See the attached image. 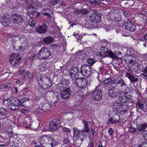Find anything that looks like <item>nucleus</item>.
<instances>
[{
  "mask_svg": "<svg viewBox=\"0 0 147 147\" xmlns=\"http://www.w3.org/2000/svg\"><path fill=\"white\" fill-rule=\"evenodd\" d=\"M135 52L132 50H128L125 55V61L127 63L130 64H147V60L143 59L141 57H137L135 53Z\"/></svg>",
  "mask_w": 147,
  "mask_h": 147,
  "instance_id": "f257e3e1",
  "label": "nucleus"
},
{
  "mask_svg": "<svg viewBox=\"0 0 147 147\" xmlns=\"http://www.w3.org/2000/svg\"><path fill=\"white\" fill-rule=\"evenodd\" d=\"M47 73L45 74H40L37 77L36 79L38 84L41 88L44 90H47L52 86V81L48 77Z\"/></svg>",
  "mask_w": 147,
  "mask_h": 147,
  "instance_id": "f03ea898",
  "label": "nucleus"
},
{
  "mask_svg": "<svg viewBox=\"0 0 147 147\" xmlns=\"http://www.w3.org/2000/svg\"><path fill=\"white\" fill-rule=\"evenodd\" d=\"M75 83L77 86L80 89H84L90 85L86 78L83 77L77 78L75 80Z\"/></svg>",
  "mask_w": 147,
  "mask_h": 147,
  "instance_id": "7ed1b4c3",
  "label": "nucleus"
},
{
  "mask_svg": "<svg viewBox=\"0 0 147 147\" xmlns=\"http://www.w3.org/2000/svg\"><path fill=\"white\" fill-rule=\"evenodd\" d=\"M60 121L57 119H53L49 124V128L52 132H54L61 127Z\"/></svg>",
  "mask_w": 147,
  "mask_h": 147,
  "instance_id": "20e7f679",
  "label": "nucleus"
},
{
  "mask_svg": "<svg viewBox=\"0 0 147 147\" xmlns=\"http://www.w3.org/2000/svg\"><path fill=\"white\" fill-rule=\"evenodd\" d=\"M38 58L39 59H48L51 55L49 50L46 48L42 47L40 49L38 54Z\"/></svg>",
  "mask_w": 147,
  "mask_h": 147,
  "instance_id": "39448f33",
  "label": "nucleus"
},
{
  "mask_svg": "<svg viewBox=\"0 0 147 147\" xmlns=\"http://www.w3.org/2000/svg\"><path fill=\"white\" fill-rule=\"evenodd\" d=\"M118 86L117 84L110 88L108 89V93L110 97L112 98L117 97L119 95V90H118Z\"/></svg>",
  "mask_w": 147,
  "mask_h": 147,
  "instance_id": "423d86ee",
  "label": "nucleus"
},
{
  "mask_svg": "<svg viewBox=\"0 0 147 147\" xmlns=\"http://www.w3.org/2000/svg\"><path fill=\"white\" fill-rule=\"evenodd\" d=\"M65 88L59 89L61 96L63 99H68L71 95V90L69 87Z\"/></svg>",
  "mask_w": 147,
  "mask_h": 147,
  "instance_id": "0eeeda50",
  "label": "nucleus"
},
{
  "mask_svg": "<svg viewBox=\"0 0 147 147\" xmlns=\"http://www.w3.org/2000/svg\"><path fill=\"white\" fill-rule=\"evenodd\" d=\"M101 15L97 11L94 12L90 13V19L92 22L97 23L101 21Z\"/></svg>",
  "mask_w": 147,
  "mask_h": 147,
  "instance_id": "6e6552de",
  "label": "nucleus"
},
{
  "mask_svg": "<svg viewBox=\"0 0 147 147\" xmlns=\"http://www.w3.org/2000/svg\"><path fill=\"white\" fill-rule=\"evenodd\" d=\"M12 22L14 24H21L24 22L23 17L20 15L16 13L13 14L11 16Z\"/></svg>",
  "mask_w": 147,
  "mask_h": 147,
  "instance_id": "1a4fd4ad",
  "label": "nucleus"
},
{
  "mask_svg": "<svg viewBox=\"0 0 147 147\" xmlns=\"http://www.w3.org/2000/svg\"><path fill=\"white\" fill-rule=\"evenodd\" d=\"M92 96L94 100H100L102 98V93L101 90L97 87L91 93Z\"/></svg>",
  "mask_w": 147,
  "mask_h": 147,
  "instance_id": "9d476101",
  "label": "nucleus"
},
{
  "mask_svg": "<svg viewBox=\"0 0 147 147\" xmlns=\"http://www.w3.org/2000/svg\"><path fill=\"white\" fill-rule=\"evenodd\" d=\"M88 65H82L81 68L80 73L84 76L88 77L92 76Z\"/></svg>",
  "mask_w": 147,
  "mask_h": 147,
  "instance_id": "9b49d317",
  "label": "nucleus"
},
{
  "mask_svg": "<svg viewBox=\"0 0 147 147\" xmlns=\"http://www.w3.org/2000/svg\"><path fill=\"white\" fill-rule=\"evenodd\" d=\"M50 136L49 135H46L41 136L39 139L40 145L43 147H49L48 144Z\"/></svg>",
  "mask_w": 147,
  "mask_h": 147,
  "instance_id": "f8f14e48",
  "label": "nucleus"
},
{
  "mask_svg": "<svg viewBox=\"0 0 147 147\" xmlns=\"http://www.w3.org/2000/svg\"><path fill=\"white\" fill-rule=\"evenodd\" d=\"M20 56L18 54L13 53L9 57V61L11 64H15L20 62L21 60Z\"/></svg>",
  "mask_w": 147,
  "mask_h": 147,
  "instance_id": "ddd939ff",
  "label": "nucleus"
},
{
  "mask_svg": "<svg viewBox=\"0 0 147 147\" xmlns=\"http://www.w3.org/2000/svg\"><path fill=\"white\" fill-rule=\"evenodd\" d=\"M35 31L40 34H45L47 32V26L46 24L43 23L35 28Z\"/></svg>",
  "mask_w": 147,
  "mask_h": 147,
  "instance_id": "4468645a",
  "label": "nucleus"
},
{
  "mask_svg": "<svg viewBox=\"0 0 147 147\" xmlns=\"http://www.w3.org/2000/svg\"><path fill=\"white\" fill-rule=\"evenodd\" d=\"M140 117H138L136 120L137 128L139 131H144L146 128L147 127V124L145 123H140Z\"/></svg>",
  "mask_w": 147,
  "mask_h": 147,
  "instance_id": "2eb2a0df",
  "label": "nucleus"
},
{
  "mask_svg": "<svg viewBox=\"0 0 147 147\" xmlns=\"http://www.w3.org/2000/svg\"><path fill=\"white\" fill-rule=\"evenodd\" d=\"M121 53L119 52H117L116 53H114L112 55V57H111L113 60L116 61L115 63L116 64H120V63H122V60L121 57L122 56L121 55Z\"/></svg>",
  "mask_w": 147,
  "mask_h": 147,
  "instance_id": "dca6fc26",
  "label": "nucleus"
},
{
  "mask_svg": "<svg viewBox=\"0 0 147 147\" xmlns=\"http://www.w3.org/2000/svg\"><path fill=\"white\" fill-rule=\"evenodd\" d=\"M125 28L131 32H134L136 30V26L130 21H125L124 22Z\"/></svg>",
  "mask_w": 147,
  "mask_h": 147,
  "instance_id": "f3484780",
  "label": "nucleus"
},
{
  "mask_svg": "<svg viewBox=\"0 0 147 147\" xmlns=\"http://www.w3.org/2000/svg\"><path fill=\"white\" fill-rule=\"evenodd\" d=\"M100 50L101 51L102 53V55L103 57H112V55L114 53L109 50L106 47H101L100 49Z\"/></svg>",
  "mask_w": 147,
  "mask_h": 147,
  "instance_id": "a211bd4d",
  "label": "nucleus"
},
{
  "mask_svg": "<svg viewBox=\"0 0 147 147\" xmlns=\"http://www.w3.org/2000/svg\"><path fill=\"white\" fill-rule=\"evenodd\" d=\"M137 111H138L139 109H140L142 111L145 112L147 108V106L141 100H138L136 102V104Z\"/></svg>",
  "mask_w": 147,
  "mask_h": 147,
  "instance_id": "6ab92c4d",
  "label": "nucleus"
},
{
  "mask_svg": "<svg viewBox=\"0 0 147 147\" xmlns=\"http://www.w3.org/2000/svg\"><path fill=\"white\" fill-rule=\"evenodd\" d=\"M119 98V101L122 103H125L128 102L131 99L129 94H124L123 95L120 94Z\"/></svg>",
  "mask_w": 147,
  "mask_h": 147,
  "instance_id": "aec40b11",
  "label": "nucleus"
},
{
  "mask_svg": "<svg viewBox=\"0 0 147 147\" xmlns=\"http://www.w3.org/2000/svg\"><path fill=\"white\" fill-rule=\"evenodd\" d=\"M108 120V124H116L119 121V116L116 114H114Z\"/></svg>",
  "mask_w": 147,
  "mask_h": 147,
  "instance_id": "412c9836",
  "label": "nucleus"
},
{
  "mask_svg": "<svg viewBox=\"0 0 147 147\" xmlns=\"http://www.w3.org/2000/svg\"><path fill=\"white\" fill-rule=\"evenodd\" d=\"M69 84V81L67 80L63 79L61 80L59 83L58 84V89L59 90L62 88H68V86Z\"/></svg>",
  "mask_w": 147,
  "mask_h": 147,
  "instance_id": "4be33fe9",
  "label": "nucleus"
},
{
  "mask_svg": "<svg viewBox=\"0 0 147 147\" xmlns=\"http://www.w3.org/2000/svg\"><path fill=\"white\" fill-rule=\"evenodd\" d=\"M54 39L53 37L50 36L45 37L42 39V42L44 45H48L53 42Z\"/></svg>",
  "mask_w": 147,
  "mask_h": 147,
  "instance_id": "5701e85b",
  "label": "nucleus"
},
{
  "mask_svg": "<svg viewBox=\"0 0 147 147\" xmlns=\"http://www.w3.org/2000/svg\"><path fill=\"white\" fill-rule=\"evenodd\" d=\"M27 14L29 16L30 18H38L40 16L41 14L39 12L36 11V9L32 10L31 12H27Z\"/></svg>",
  "mask_w": 147,
  "mask_h": 147,
  "instance_id": "b1692460",
  "label": "nucleus"
},
{
  "mask_svg": "<svg viewBox=\"0 0 147 147\" xmlns=\"http://www.w3.org/2000/svg\"><path fill=\"white\" fill-rule=\"evenodd\" d=\"M83 123L84 125L83 129L81 131V132H85L88 133L90 131V129L89 128L87 121L85 120H82Z\"/></svg>",
  "mask_w": 147,
  "mask_h": 147,
  "instance_id": "393cba45",
  "label": "nucleus"
},
{
  "mask_svg": "<svg viewBox=\"0 0 147 147\" xmlns=\"http://www.w3.org/2000/svg\"><path fill=\"white\" fill-rule=\"evenodd\" d=\"M125 86V89L124 91L123 92V93L124 94H128L129 93V94H130V93H133L134 91V89L131 86Z\"/></svg>",
  "mask_w": 147,
  "mask_h": 147,
  "instance_id": "a878e982",
  "label": "nucleus"
},
{
  "mask_svg": "<svg viewBox=\"0 0 147 147\" xmlns=\"http://www.w3.org/2000/svg\"><path fill=\"white\" fill-rule=\"evenodd\" d=\"M141 66L142 67V71L144 73L141 74L142 77L143 76L146 79H147V65H137V67H138L139 66Z\"/></svg>",
  "mask_w": 147,
  "mask_h": 147,
  "instance_id": "bb28decb",
  "label": "nucleus"
},
{
  "mask_svg": "<svg viewBox=\"0 0 147 147\" xmlns=\"http://www.w3.org/2000/svg\"><path fill=\"white\" fill-rule=\"evenodd\" d=\"M125 76L127 77L131 82H137L138 80L137 78H136L129 73H127L126 74Z\"/></svg>",
  "mask_w": 147,
  "mask_h": 147,
  "instance_id": "cd10ccee",
  "label": "nucleus"
},
{
  "mask_svg": "<svg viewBox=\"0 0 147 147\" xmlns=\"http://www.w3.org/2000/svg\"><path fill=\"white\" fill-rule=\"evenodd\" d=\"M7 113V111L5 108L2 107L0 108V115L4 117L1 119V120L6 118V115Z\"/></svg>",
  "mask_w": 147,
  "mask_h": 147,
  "instance_id": "c85d7f7f",
  "label": "nucleus"
},
{
  "mask_svg": "<svg viewBox=\"0 0 147 147\" xmlns=\"http://www.w3.org/2000/svg\"><path fill=\"white\" fill-rule=\"evenodd\" d=\"M56 141L50 136L48 142V146L49 147H53L56 145Z\"/></svg>",
  "mask_w": 147,
  "mask_h": 147,
  "instance_id": "c756f323",
  "label": "nucleus"
},
{
  "mask_svg": "<svg viewBox=\"0 0 147 147\" xmlns=\"http://www.w3.org/2000/svg\"><path fill=\"white\" fill-rule=\"evenodd\" d=\"M23 102L20 101L18 99L14 98L12 100L10 104H13L16 106H18L20 105H22Z\"/></svg>",
  "mask_w": 147,
  "mask_h": 147,
  "instance_id": "7c9ffc66",
  "label": "nucleus"
},
{
  "mask_svg": "<svg viewBox=\"0 0 147 147\" xmlns=\"http://www.w3.org/2000/svg\"><path fill=\"white\" fill-rule=\"evenodd\" d=\"M79 69L78 67H76L73 66L70 70V72H73L74 74H76V75H79L78 72Z\"/></svg>",
  "mask_w": 147,
  "mask_h": 147,
  "instance_id": "2f4dec72",
  "label": "nucleus"
},
{
  "mask_svg": "<svg viewBox=\"0 0 147 147\" xmlns=\"http://www.w3.org/2000/svg\"><path fill=\"white\" fill-rule=\"evenodd\" d=\"M63 142L65 144H68L70 142L69 139V136L67 134H64L63 135Z\"/></svg>",
  "mask_w": 147,
  "mask_h": 147,
  "instance_id": "473e14b6",
  "label": "nucleus"
},
{
  "mask_svg": "<svg viewBox=\"0 0 147 147\" xmlns=\"http://www.w3.org/2000/svg\"><path fill=\"white\" fill-rule=\"evenodd\" d=\"M115 13H111V12L109 13H107L106 16L107 18L110 21H113L114 18Z\"/></svg>",
  "mask_w": 147,
  "mask_h": 147,
  "instance_id": "72a5a7b5",
  "label": "nucleus"
},
{
  "mask_svg": "<svg viewBox=\"0 0 147 147\" xmlns=\"http://www.w3.org/2000/svg\"><path fill=\"white\" fill-rule=\"evenodd\" d=\"M83 132H81L78 136L76 137V138L83 141L84 139L86 138L87 135L85 133H83Z\"/></svg>",
  "mask_w": 147,
  "mask_h": 147,
  "instance_id": "f704fd0d",
  "label": "nucleus"
},
{
  "mask_svg": "<svg viewBox=\"0 0 147 147\" xmlns=\"http://www.w3.org/2000/svg\"><path fill=\"white\" fill-rule=\"evenodd\" d=\"M121 106V103L118 100H116L114 102L113 107L115 109H119Z\"/></svg>",
  "mask_w": 147,
  "mask_h": 147,
  "instance_id": "c9c22d12",
  "label": "nucleus"
},
{
  "mask_svg": "<svg viewBox=\"0 0 147 147\" xmlns=\"http://www.w3.org/2000/svg\"><path fill=\"white\" fill-rule=\"evenodd\" d=\"M24 77H27L28 78L30 79L31 81H32L33 80V74L32 73L26 71L25 73V74L24 75Z\"/></svg>",
  "mask_w": 147,
  "mask_h": 147,
  "instance_id": "e433bc0d",
  "label": "nucleus"
},
{
  "mask_svg": "<svg viewBox=\"0 0 147 147\" xmlns=\"http://www.w3.org/2000/svg\"><path fill=\"white\" fill-rule=\"evenodd\" d=\"M74 134L73 136L74 137L78 136V135L81 132V131H80L76 127H74L73 129Z\"/></svg>",
  "mask_w": 147,
  "mask_h": 147,
  "instance_id": "4c0bfd02",
  "label": "nucleus"
},
{
  "mask_svg": "<svg viewBox=\"0 0 147 147\" xmlns=\"http://www.w3.org/2000/svg\"><path fill=\"white\" fill-rule=\"evenodd\" d=\"M103 83L106 84H113L114 83V82L112 80V78H108L103 81Z\"/></svg>",
  "mask_w": 147,
  "mask_h": 147,
  "instance_id": "58836bf2",
  "label": "nucleus"
},
{
  "mask_svg": "<svg viewBox=\"0 0 147 147\" xmlns=\"http://www.w3.org/2000/svg\"><path fill=\"white\" fill-rule=\"evenodd\" d=\"M117 85H119L120 87H122L123 86H127L126 84L123 80L122 79H120L118 81V82H117Z\"/></svg>",
  "mask_w": 147,
  "mask_h": 147,
  "instance_id": "ea45409f",
  "label": "nucleus"
},
{
  "mask_svg": "<svg viewBox=\"0 0 147 147\" xmlns=\"http://www.w3.org/2000/svg\"><path fill=\"white\" fill-rule=\"evenodd\" d=\"M2 19L3 22L6 23H10V18L8 16H4L2 17Z\"/></svg>",
  "mask_w": 147,
  "mask_h": 147,
  "instance_id": "a19ab883",
  "label": "nucleus"
},
{
  "mask_svg": "<svg viewBox=\"0 0 147 147\" xmlns=\"http://www.w3.org/2000/svg\"><path fill=\"white\" fill-rule=\"evenodd\" d=\"M29 25L32 27H34L36 24V21L32 18H30L28 20Z\"/></svg>",
  "mask_w": 147,
  "mask_h": 147,
  "instance_id": "79ce46f5",
  "label": "nucleus"
},
{
  "mask_svg": "<svg viewBox=\"0 0 147 147\" xmlns=\"http://www.w3.org/2000/svg\"><path fill=\"white\" fill-rule=\"evenodd\" d=\"M76 138V139L75 141V145L78 147H80V146L82 144L83 141L77 138Z\"/></svg>",
  "mask_w": 147,
  "mask_h": 147,
  "instance_id": "37998d69",
  "label": "nucleus"
},
{
  "mask_svg": "<svg viewBox=\"0 0 147 147\" xmlns=\"http://www.w3.org/2000/svg\"><path fill=\"white\" fill-rule=\"evenodd\" d=\"M36 7H33L32 5H28L27 7L26 10L27 12H30L32 11V10L36 9Z\"/></svg>",
  "mask_w": 147,
  "mask_h": 147,
  "instance_id": "c03bdc74",
  "label": "nucleus"
},
{
  "mask_svg": "<svg viewBox=\"0 0 147 147\" xmlns=\"http://www.w3.org/2000/svg\"><path fill=\"white\" fill-rule=\"evenodd\" d=\"M81 9V15H85L89 13L88 10L86 8H82Z\"/></svg>",
  "mask_w": 147,
  "mask_h": 147,
  "instance_id": "a18cd8bd",
  "label": "nucleus"
},
{
  "mask_svg": "<svg viewBox=\"0 0 147 147\" xmlns=\"http://www.w3.org/2000/svg\"><path fill=\"white\" fill-rule=\"evenodd\" d=\"M121 17L120 16H118L116 14H115L114 18L113 21L115 22H118L121 21Z\"/></svg>",
  "mask_w": 147,
  "mask_h": 147,
  "instance_id": "49530a36",
  "label": "nucleus"
},
{
  "mask_svg": "<svg viewBox=\"0 0 147 147\" xmlns=\"http://www.w3.org/2000/svg\"><path fill=\"white\" fill-rule=\"evenodd\" d=\"M136 147H147V141L142 142L141 144L135 145Z\"/></svg>",
  "mask_w": 147,
  "mask_h": 147,
  "instance_id": "de8ad7c7",
  "label": "nucleus"
},
{
  "mask_svg": "<svg viewBox=\"0 0 147 147\" xmlns=\"http://www.w3.org/2000/svg\"><path fill=\"white\" fill-rule=\"evenodd\" d=\"M8 106L9 109L12 111L16 110L19 108L18 106H16L13 104H10Z\"/></svg>",
  "mask_w": 147,
  "mask_h": 147,
  "instance_id": "09e8293b",
  "label": "nucleus"
},
{
  "mask_svg": "<svg viewBox=\"0 0 147 147\" xmlns=\"http://www.w3.org/2000/svg\"><path fill=\"white\" fill-rule=\"evenodd\" d=\"M137 128L136 129V128L131 126L129 128L128 131L130 133H133L137 132Z\"/></svg>",
  "mask_w": 147,
  "mask_h": 147,
  "instance_id": "8fccbe9b",
  "label": "nucleus"
},
{
  "mask_svg": "<svg viewBox=\"0 0 147 147\" xmlns=\"http://www.w3.org/2000/svg\"><path fill=\"white\" fill-rule=\"evenodd\" d=\"M88 63L89 64H93L96 62L95 60L93 58H88L87 59Z\"/></svg>",
  "mask_w": 147,
  "mask_h": 147,
  "instance_id": "3c124183",
  "label": "nucleus"
},
{
  "mask_svg": "<svg viewBox=\"0 0 147 147\" xmlns=\"http://www.w3.org/2000/svg\"><path fill=\"white\" fill-rule=\"evenodd\" d=\"M92 65H88L89 66V67H90V73H92V75L93 74H98V73L95 71V70L93 69L92 67H91V66Z\"/></svg>",
  "mask_w": 147,
  "mask_h": 147,
  "instance_id": "603ef678",
  "label": "nucleus"
},
{
  "mask_svg": "<svg viewBox=\"0 0 147 147\" xmlns=\"http://www.w3.org/2000/svg\"><path fill=\"white\" fill-rule=\"evenodd\" d=\"M123 12L124 16L128 18L131 15L130 13L127 11H123Z\"/></svg>",
  "mask_w": 147,
  "mask_h": 147,
  "instance_id": "864d4df0",
  "label": "nucleus"
},
{
  "mask_svg": "<svg viewBox=\"0 0 147 147\" xmlns=\"http://www.w3.org/2000/svg\"><path fill=\"white\" fill-rule=\"evenodd\" d=\"M69 76H70L72 80H76V79L77 76H78V75H76V74H74L73 72H70Z\"/></svg>",
  "mask_w": 147,
  "mask_h": 147,
  "instance_id": "5fc2aeb1",
  "label": "nucleus"
},
{
  "mask_svg": "<svg viewBox=\"0 0 147 147\" xmlns=\"http://www.w3.org/2000/svg\"><path fill=\"white\" fill-rule=\"evenodd\" d=\"M12 85L11 83H8L5 84L3 85L2 88H10Z\"/></svg>",
  "mask_w": 147,
  "mask_h": 147,
  "instance_id": "6e6d98bb",
  "label": "nucleus"
},
{
  "mask_svg": "<svg viewBox=\"0 0 147 147\" xmlns=\"http://www.w3.org/2000/svg\"><path fill=\"white\" fill-rule=\"evenodd\" d=\"M81 9H74V13L77 16H79L81 14Z\"/></svg>",
  "mask_w": 147,
  "mask_h": 147,
  "instance_id": "4d7b16f0",
  "label": "nucleus"
},
{
  "mask_svg": "<svg viewBox=\"0 0 147 147\" xmlns=\"http://www.w3.org/2000/svg\"><path fill=\"white\" fill-rule=\"evenodd\" d=\"M86 28H94V26L92 25V22H90L89 24H88L85 25Z\"/></svg>",
  "mask_w": 147,
  "mask_h": 147,
  "instance_id": "13d9d810",
  "label": "nucleus"
},
{
  "mask_svg": "<svg viewBox=\"0 0 147 147\" xmlns=\"http://www.w3.org/2000/svg\"><path fill=\"white\" fill-rule=\"evenodd\" d=\"M136 134L140 136H142L144 138V135H145L144 131H139L137 130Z\"/></svg>",
  "mask_w": 147,
  "mask_h": 147,
  "instance_id": "bf43d9fd",
  "label": "nucleus"
},
{
  "mask_svg": "<svg viewBox=\"0 0 147 147\" xmlns=\"http://www.w3.org/2000/svg\"><path fill=\"white\" fill-rule=\"evenodd\" d=\"M62 130L63 131H65L67 132H70L71 131L69 129L65 127H63Z\"/></svg>",
  "mask_w": 147,
  "mask_h": 147,
  "instance_id": "052dcab7",
  "label": "nucleus"
},
{
  "mask_svg": "<svg viewBox=\"0 0 147 147\" xmlns=\"http://www.w3.org/2000/svg\"><path fill=\"white\" fill-rule=\"evenodd\" d=\"M26 71L25 70H21L19 71L18 73V74L19 75H24L25 74V73L26 72Z\"/></svg>",
  "mask_w": 147,
  "mask_h": 147,
  "instance_id": "680f3d73",
  "label": "nucleus"
},
{
  "mask_svg": "<svg viewBox=\"0 0 147 147\" xmlns=\"http://www.w3.org/2000/svg\"><path fill=\"white\" fill-rule=\"evenodd\" d=\"M8 133L9 134V136L10 135L11 137H13L15 135V133L13 132V131H12V129L11 131H8Z\"/></svg>",
  "mask_w": 147,
  "mask_h": 147,
  "instance_id": "e2e57ef3",
  "label": "nucleus"
},
{
  "mask_svg": "<svg viewBox=\"0 0 147 147\" xmlns=\"http://www.w3.org/2000/svg\"><path fill=\"white\" fill-rule=\"evenodd\" d=\"M43 15L45 16H47V18L50 19L51 18V16L50 14L47 13H43Z\"/></svg>",
  "mask_w": 147,
  "mask_h": 147,
  "instance_id": "0e129e2a",
  "label": "nucleus"
},
{
  "mask_svg": "<svg viewBox=\"0 0 147 147\" xmlns=\"http://www.w3.org/2000/svg\"><path fill=\"white\" fill-rule=\"evenodd\" d=\"M21 111L22 113L25 114H28L29 112V111L28 110L25 109H22Z\"/></svg>",
  "mask_w": 147,
  "mask_h": 147,
  "instance_id": "69168bd1",
  "label": "nucleus"
},
{
  "mask_svg": "<svg viewBox=\"0 0 147 147\" xmlns=\"http://www.w3.org/2000/svg\"><path fill=\"white\" fill-rule=\"evenodd\" d=\"M16 42L15 40H13L12 42L13 48L15 50H16Z\"/></svg>",
  "mask_w": 147,
  "mask_h": 147,
  "instance_id": "338daca9",
  "label": "nucleus"
},
{
  "mask_svg": "<svg viewBox=\"0 0 147 147\" xmlns=\"http://www.w3.org/2000/svg\"><path fill=\"white\" fill-rule=\"evenodd\" d=\"M14 144L13 143H8L7 145V147H15V145H14Z\"/></svg>",
  "mask_w": 147,
  "mask_h": 147,
  "instance_id": "774afa93",
  "label": "nucleus"
}]
</instances>
